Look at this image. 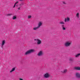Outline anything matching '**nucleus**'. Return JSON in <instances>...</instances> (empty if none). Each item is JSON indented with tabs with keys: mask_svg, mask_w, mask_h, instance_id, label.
Here are the masks:
<instances>
[{
	"mask_svg": "<svg viewBox=\"0 0 80 80\" xmlns=\"http://www.w3.org/2000/svg\"><path fill=\"white\" fill-rule=\"evenodd\" d=\"M34 50L33 49H30L28 51L26 52L24 55H28V54H30V53H32V52H33Z\"/></svg>",
	"mask_w": 80,
	"mask_h": 80,
	"instance_id": "f257e3e1",
	"label": "nucleus"
},
{
	"mask_svg": "<svg viewBox=\"0 0 80 80\" xmlns=\"http://www.w3.org/2000/svg\"><path fill=\"white\" fill-rule=\"evenodd\" d=\"M71 43V42H66L65 45L66 47H68V46H69L70 45Z\"/></svg>",
	"mask_w": 80,
	"mask_h": 80,
	"instance_id": "f03ea898",
	"label": "nucleus"
},
{
	"mask_svg": "<svg viewBox=\"0 0 80 80\" xmlns=\"http://www.w3.org/2000/svg\"><path fill=\"white\" fill-rule=\"evenodd\" d=\"M49 74H48V73H46L44 76L45 78H48L49 77Z\"/></svg>",
	"mask_w": 80,
	"mask_h": 80,
	"instance_id": "7ed1b4c3",
	"label": "nucleus"
},
{
	"mask_svg": "<svg viewBox=\"0 0 80 80\" xmlns=\"http://www.w3.org/2000/svg\"><path fill=\"white\" fill-rule=\"evenodd\" d=\"M76 76L78 78H80V74L78 73H76Z\"/></svg>",
	"mask_w": 80,
	"mask_h": 80,
	"instance_id": "20e7f679",
	"label": "nucleus"
},
{
	"mask_svg": "<svg viewBox=\"0 0 80 80\" xmlns=\"http://www.w3.org/2000/svg\"><path fill=\"white\" fill-rule=\"evenodd\" d=\"M42 25V22H39L38 23V26L39 28L40 27H41V26Z\"/></svg>",
	"mask_w": 80,
	"mask_h": 80,
	"instance_id": "39448f33",
	"label": "nucleus"
},
{
	"mask_svg": "<svg viewBox=\"0 0 80 80\" xmlns=\"http://www.w3.org/2000/svg\"><path fill=\"white\" fill-rule=\"evenodd\" d=\"M42 54L43 52H42V51H41L38 53V56H41V55H42Z\"/></svg>",
	"mask_w": 80,
	"mask_h": 80,
	"instance_id": "423d86ee",
	"label": "nucleus"
},
{
	"mask_svg": "<svg viewBox=\"0 0 80 80\" xmlns=\"http://www.w3.org/2000/svg\"><path fill=\"white\" fill-rule=\"evenodd\" d=\"M75 70H80V67H75Z\"/></svg>",
	"mask_w": 80,
	"mask_h": 80,
	"instance_id": "0eeeda50",
	"label": "nucleus"
},
{
	"mask_svg": "<svg viewBox=\"0 0 80 80\" xmlns=\"http://www.w3.org/2000/svg\"><path fill=\"white\" fill-rule=\"evenodd\" d=\"M70 21V18H67L65 19V22H68Z\"/></svg>",
	"mask_w": 80,
	"mask_h": 80,
	"instance_id": "6e6552de",
	"label": "nucleus"
},
{
	"mask_svg": "<svg viewBox=\"0 0 80 80\" xmlns=\"http://www.w3.org/2000/svg\"><path fill=\"white\" fill-rule=\"evenodd\" d=\"M37 43L38 44V45H39L41 43V41L38 39L37 40Z\"/></svg>",
	"mask_w": 80,
	"mask_h": 80,
	"instance_id": "1a4fd4ad",
	"label": "nucleus"
},
{
	"mask_svg": "<svg viewBox=\"0 0 80 80\" xmlns=\"http://www.w3.org/2000/svg\"><path fill=\"white\" fill-rule=\"evenodd\" d=\"M38 28H39L38 26L37 27L33 28V30H37V29H38Z\"/></svg>",
	"mask_w": 80,
	"mask_h": 80,
	"instance_id": "9d476101",
	"label": "nucleus"
},
{
	"mask_svg": "<svg viewBox=\"0 0 80 80\" xmlns=\"http://www.w3.org/2000/svg\"><path fill=\"white\" fill-rule=\"evenodd\" d=\"M5 41L3 40L2 41V46H3V45H5Z\"/></svg>",
	"mask_w": 80,
	"mask_h": 80,
	"instance_id": "9b49d317",
	"label": "nucleus"
},
{
	"mask_svg": "<svg viewBox=\"0 0 80 80\" xmlns=\"http://www.w3.org/2000/svg\"><path fill=\"white\" fill-rule=\"evenodd\" d=\"M15 68H14L12 69V70L10 71V73H12L13 72V71H15Z\"/></svg>",
	"mask_w": 80,
	"mask_h": 80,
	"instance_id": "f8f14e48",
	"label": "nucleus"
},
{
	"mask_svg": "<svg viewBox=\"0 0 80 80\" xmlns=\"http://www.w3.org/2000/svg\"><path fill=\"white\" fill-rule=\"evenodd\" d=\"M67 70L64 69V70L62 71L61 72H62V73H65L67 72Z\"/></svg>",
	"mask_w": 80,
	"mask_h": 80,
	"instance_id": "ddd939ff",
	"label": "nucleus"
},
{
	"mask_svg": "<svg viewBox=\"0 0 80 80\" xmlns=\"http://www.w3.org/2000/svg\"><path fill=\"white\" fill-rule=\"evenodd\" d=\"M76 17H77V18H79V13H78L76 14Z\"/></svg>",
	"mask_w": 80,
	"mask_h": 80,
	"instance_id": "4468645a",
	"label": "nucleus"
},
{
	"mask_svg": "<svg viewBox=\"0 0 80 80\" xmlns=\"http://www.w3.org/2000/svg\"><path fill=\"white\" fill-rule=\"evenodd\" d=\"M18 3V1H17L15 3L14 6H13V8H14V7H15V6L16 5V4L17 3Z\"/></svg>",
	"mask_w": 80,
	"mask_h": 80,
	"instance_id": "2eb2a0df",
	"label": "nucleus"
},
{
	"mask_svg": "<svg viewBox=\"0 0 80 80\" xmlns=\"http://www.w3.org/2000/svg\"><path fill=\"white\" fill-rule=\"evenodd\" d=\"M80 54H78L77 55H76L75 56L76 57H79V56H80Z\"/></svg>",
	"mask_w": 80,
	"mask_h": 80,
	"instance_id": "dca6fc26",
	"label": "nucleus"
},
{
	"mask_svg": "<svg viewBox=\"0 0 80 80\" xmlns=\"http://www.w3.org/2000/svg\"><path fill=\"white\" fill-rule=\"evenodd\" d=\"M28 18H32V16L29 15L28 16Z\"/></svg>",
	"mask_w": 80,
	"mask_h": 80,
	"instance_id": "f3484780",
	"label": "nucleus"
},
{
	"mask_svg": "<svg viewBox=\"0 0 80 80\" xmlns=\"http://www.w3.org/2000/svg\"><path fill=\"white\" fill-rule=\"evenodd\" d=\"M12 15V14H7L6 15H7V16H10V15Z\"/></svg>",
	"mask_w": 80,
	"mask_h": 80,
	"instance_id": "a211bd4d",
	"label": "nucleus"
},
{
	"mask_svg": "<svg viewBox=\"0 0 80 80\" xmlns=\"http://www.w3.org/2000/svg\"><path fill=\"white\" fill-rule=\"evenodd\" d=\"M60 24H64V22H60Z\"/></svg>",
	"mask_w": 80,
	"mask_h": 80,
	"instance_id": "6ab92c4d",
	"label": "nucleus"
},
{
	"mask_svg": "<svg viewBox=\"0 0 80 80\" xmlns=\"http://www.w3.org/2000/svg\"><path fill=\"white\" fill-rule=\"evenodd\" d=\"M16 16H13V20H15V19H16Z\"/></svg>",
	"mask_w": 80,
	"mask_h": 80,
	"instance_id": "aec40b11",
	"label": "nucleus"
},
{
	"mask_svg": "<svg viewBox=\"0 0 80 80\" xmlns=\"http://www.w3.org/2000/svg\"><path fill=\"white\" fill-rule=\"evenodd\" d=\"M62 27H63V28H62L63 30H65V28L63 27H64L63 25H62Z\"/></svg>",
	"mask_w": 80,
	"mask_h": 80,
	"instance_id": "412c9836",
	"label": "nucleus"
},
{
	"mask_svg": "<svg viewBox=\"0 0 80 80\" xmlns=\"http://www.w3.org/2000/svg\"><path fill=\"white\" fill-rule=\"evenodd\" d=\"M69 60L70 61H73V58H70V59H69Z\"/></svg>",
	"mask_w": 80,
	"mask_h": 80,
	"instance_id": "4be33fe9",
	"label": "nucleus"
},
{
	"mask_svg": "<svg viewBox=\"0 0 80 80\" xmlns=\"http://www.w3.org/2000/svg\"><path fill=\"white\" fill-rule=\"evenodd\" d=\"M19 80H23V79H22V78H20L19 79Z\"/></svg>",
	"mask_w": 80,
	"mask_h": 80,
	"instance_id": "5701e85b",
	"label": "nucleus"
},
{
	"mask_svg": "<svg viewBox=\"0 0 80 80\" xmlns=\"http://www.w3.org/2000/svg\"><path fill=\"white\" fill-rule=\"evenodd\" d=\"M63 4H66L65 2H63Z\"/></svg>",
	"mask_w": 80,
	"mask_h": 80,
	"instance_id": "b1692460",
	"label": "nucleus"
},
{
	"mask_svg": "<svg viewBox=\"0 0 80 80\" xmlns=\"http://www.w3.org/2000/svg\"><path fill=\"white\" fill-rule=\"evenodd\" d=\"M18 10H20V8H18Z\"/></svg>",
	"mask_w": 80,
	"mask_h": 80,
	"instance_id": "393cba45",
	"label": "nucleus"
},
{
	"mask_svg": "<svg viewBox=\"0 0 80 80\" xmlns=\"http://www.w3.org/2000/svg\"><path fill=\"white\" fill-rule=\"evenodd\" d=\"M20 0V1H22V0Z\"/></svg>",
	"mask_w": 80,
	"mask_h": 80,
	"instance_id": "a878e982",
	"label": "nucleus"
},
{
	"mask_svg": "<svg viewBox=\"0 0 80 80\" xmlns=\"http://www.w3.org/2000/svg\"><path fill=\"white\" fill-rule=\"evenodd\" d=\"M23 3H22V5H23Z\"/></svg>",
	"mask_w": 80,
	"mask_h": 80,
	"instance_id": "bb28decb",
	"label": "nucleus"
},
{
	"mask_svg": "<svg viewBox=\"0 0 80 80\" xmlns=\"http://www.w3.org/2000/svg\"><path fill=\"white\" fill-rule=\"evenodd\" d=\"M20 5H21V4H20Z\"/></svg>",
	"mask_w": 80,
	"mask_h": 80,
	"instance_id": "cd10ccee",
	"label": "nucleus"
}]
</instances>
